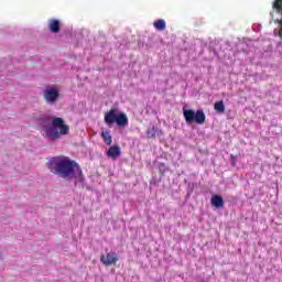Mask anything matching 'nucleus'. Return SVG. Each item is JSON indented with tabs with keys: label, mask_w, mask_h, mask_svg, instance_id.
I'll return each instance as SVG.
<instances>
[{
	"label": "nucleus",
	"mask_w": 282,
	"mask_h": 282,
	"mask_svg": "<svg viewBox=\"0 0 282 282\" xmlns=\"http://www.w3.org/2000/svg\"><path fill=\"white\" fill-rule=\"evenodd\" d=\"M77 39H83V34L79 33V34L77 35Z\"/></svg>",
	"instance_id": "19"
},
{
	"label": "nucleus",
	"mask_w": 282,
	"mask_h": 282,
	"mask_svg": "<svg viewBox=\"0 0 282 282\" xmlns=\"http://www.w3.org/2000/svg\"><path fill=\"white\" fill-rule=\"evenodd\" d=\"M51 126L44 127L45 138L48 140H58L61 135L69 133V126L65 124V119L61 117H52Z\"/></svg>",
	"instance_id": "2"
},
{
	"label": "nucleus",
	"mask_w": 282,
	"mask_h": 282,
	"mask_svg": "<svg viewBox=\"0 0 282 282\" xmlns=\"http://www.w3.org/2000/svg\"><path fill=\"white\" fill-rule=\"evenodd\" d=\"M101 138L104 139L105 144L110 147V144L113 142V138L111 137V132L109 130L101 132Z\"/></svg>",
	"instance_id": "13"
},
{
	"label": "nucleus",
	"mask_w": 282,
	"mask_h": 282,
	"mask_svg": "<svg viewBox=\"0 0 282 282\" xmlns=\"http://www.w3.org/2000/svg\"><path fill=\"white\" fill-rule=\"evenodd\" d=\"M212 206H215V208H224V197L214 195L212 197Z\"/></svg>",
	"instance_id": "12"
},
{
	"label": "nucleus",
	"mask_w": 282,
	"mask_h": 282,
	"mask_svg": "<svg viewBox=\"0 0 282 282\" xmlns=\"http://www.w3.org/2000/svg\"><path fill=\"white\" fill-rule=\"evenodd\" d=\"M230 159H231V166H237V156H235V154H231Z\"/></svg>",
	"instance_id": "18"
},
{
	"label": "nucleus",
	"mask_w": 282,
	"mask_h": 282,
	"mask_svg": "<svg viewBox=\"0 0 282 282\" xmlns=\"http://www.w3.org/2000/svg\"><path fill=\"white\" fill-rule=\"evenodd\" d=\"M44 100L48 105H54L58 100V88L56 86H47L44 90Z\"/></svg>",
	"instance_id": "5"
},
{
	"label": "nucleus",
	"mask_w": 282,
	"mask_h": 282,
	"mask_svg": "<svg viewBox=\"0 0 282 282\" xmlns=\"http://www.w3.org/2000/svg\"><path fill=\"white\" fill-rule=\"evenodd\" d=\"M122 151L120 150V147L113 145L108 149L107 155L108 158H112V160H118L120 158Z\"/></svg>",
	"instance_id": "10"
},
{
	"label": "nucleus",
	"mask_w": 282,
	"mask_h": 282,
	"mask_svg": "<svg viewBox=\"0 0 282 282\" xmlns=\"http://www.w3.org/2000/svg\"><path fill=\"white\" fill-rule=\"evenodd\" d=\"M158 166H159V171H161V173H164L165 171L164 169H166V164L159 162Z\"/></svg>",
	"instance_id": "17"
},
{
	"label": "nucleus",
	"mask_w": 282,
	"mask_h": 282,
	"mask_svg": "<svg viewBox=\"0 0 282 282\" xmlns=\"http://www.w3.org/2000/svg\"><path fill=\"white\" fill-rule=\"evenodd\" d=\"M183 116L185 118L186 124H193V122H196V124H204L206 122V113H204V110H193V109H186L183 111Z\"/></svg>",
	"instance_id": "3"
},
{
	"label": "nucleus",
	"mask_w": 282,
	"mask_h": 282,
	"mask_svg": "<svg viewBox=\"0 0 282 282\" xmlns=\"http://www.w3.org/2000/svg\"><path fill=\"white\" fill-rule=\"evenodd\" d=\"M72 181L76 188H85L87 186L83 169L76 161H72Z\"/></svg>",
	"instance_id": "4"
},
{
	"label": "nucleus",
	"mask_w": 282,
	"mask_h": 282,
	"mask_svg": "<svg viewBox=\"0 0 282 282\" xmlns=\"http://www.w3.org/2000/svg\"><path fill=\"white\" fill-rule=\"evenodd\" d=\"M273 12H275V14H280V19L276 18V21L281 25V29L279 31V36L280 39H282V0H274Z\"/></svg>",
	"instance_id": "6"
},
{
	"label": "nucleus",
	"mask_w": 282,
	"mask_h": 282,
	"mask_svg": "<svg viewBox=\"0 0 282 282\" xmlns=\"http://www.w3.org/2000/svg\"><path fill=\"white\" fill-rule=\"evenodd\" d=\"M46 166L53 175L57 177H69L72 175V159L65 155L52 156L48 159Z\"/></svg>",
	"instance_id": "1"
},
{
	"label": "nucleus",
	"mask_w": 282,
	"mask_h": 282,
	"mask_svg": "<svg viewBox=\"0 0 282 282\" xmlns=\"http://www.w3.org/2000/svg\"><path fill=\"white\" fill-rule=\"evenodd\" d=\"M155 30H159L160 32H162L163 30H166V21L164 20H156L153 23Z\"/></svg>",
	"instance_id": "14"
},
{
	"label": "nucleus",
	"mask_w": 282,
	"mask_h": 282,
	"mask_svg": "<svg viewBox=\"0 0 282 282\" xmlns=\"http://www.w3.org/2000/svg\"><path fill=\"white\" fill-rule=\"evenodd\" d=\"M115 122L117 127H127L129 124V118L124 112H120L117 115V119Z\"/></svg>",
	"instance_id": "11"
},
{
	"label": "nucleus",
	"mask_w": 282,
	"mask_h": 282,
	"mask_svg": "<svg viewBox=\"0 0 282 282\" xmlns=\"http://www.w3.org/2000/svg\"><path fill=\"white\" fill-rule=\"evenodd\" d=\"M48 30L53 34H58V32H61V21H58L56 19L48 20Z\"/></svg>",
	"instance_id": "9"
},
{
	"label": "nucleus",
	"mask_w": 282,
	"mask_h": 282,
	"mask_svg": "<svg viewBox=\"0 0 282 282\" xmlns=\"http://www.w3.org/2000/svg\"><path fill=\"white\" fill-rule=\"evenodd\" d=\"M215 111L218 113H224L226 111V106L224 105V100H220L214 105Z\"/></svg>",
	"instance_id": "15"
},
{
	"label": "nucleus",
	"mask_w": 282,
	"mask_h": 282,
	"mask_svg": "<svg viewBox=\"0 0 282 282\" xmlns=\"http://www.w3.org/2000/svg\"><path fill=\"white\" fill-rule=\"evenodd\" d=\"M100 261L104 265H113V263H118V253L108 252L106 256H101Z\"/></svg>",
	"instance_id": "7"
},
{
	"label": "nucleus",
	"mask_w": 282,
	"mask_h": 282,
	"mask_svg": "<svg viewBox=\"0 0 282 282\" xmlns=\"http://www.w3.org/2000/svg\"><path fill=\"white\" fill-rule=\"evenodd\" d=\"M118 118V113H116V109H110L108 112L105 115V122L108 126L113 124Z\"/></svg>",
	"instance_id": "8"
},
{
	"label": "nucleus",
	"mask_w": 282,
	"mask_h": 282,
	"mask_svg": "<svg viewBox=\"0 0 282 282\" xmlns=\"http://www.w3.org/2000/svg\"><path fill=\"white\" fill-rule=\"evenodd\" d=\"M145 133L148 138H155V135L158 134V128L153 126L152 128H149Z\"/></svg>",
	"instance_id": "16"
}]
</instances>
